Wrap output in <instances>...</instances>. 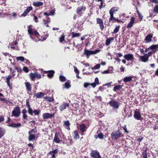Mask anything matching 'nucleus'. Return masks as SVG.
Returning <instances> with one entry per match:
<instances>
[{
  "mask_svg": "<svg viewBox=\"0 0 158 158\" xmlns=\"http://www.w3.org/2000/svg\"><path fill=\"white\" fill-rule=\"evenodd\" d=\"M110 17L109 19V21L110 22H111L113 20H116V19L114 16V15L110 14Z\"/></svg>",
  "mask_w": 158,
  "mask_h": 158,
  "instance_id": "a18cd8bd",
  "label": "nucleus"
},
{
  "mask_svg": "<svg viewBox=\"0 0 158 158\" xmlns=\"http://www.w3.org/2000/svg\"><path fill=\"white\" fill-rule=\"evenodd\" d=\"M124 57L127 61L132 60H134L133 56L132 54H129L125 55Z\"/></svg>",
  "mask_w": 158,
  "mask_h": 158,
  "instance_id": "4468645a",
  "label": "nucleus"
},
{
  "mask_svg": "<svg viewBox=\"0 0 158 158\" xmlns=\"http://www.w3.org/2000/svg\"><path fill=\"white\" fill-rule=\"evenodd\" d=\"M70 83V81H68L66 82L64 85V88L67 89L70 88L71 86Z\"/></svg>",
  "mask_w": 158,
  "mask_h": 158,
  "instance_id": "473e14b6",
  "label": "nucleus"
},
{
  "mask_svg": "<svg viewBox=\"0 0 158 158\" xmlns=\"http://www.w3.org/2000/svg\"><path fill=\"white\" fill-rule=\"evenodd\" d=\"M45 73H47V76L49 78H51L54 76L55 72L53 70H49L44 71Z\"/></svg>",
  "mask_w": 158,
  "mask_h": 158,
  "instance_id": "ddd939ff",
  "label": "nucleus"
},
{
  "mask_svg": "<svg viewBox=\"0 0 158 158\" xmlns=\"http://www.w3.org/2000/svg\"><path fill=\"white\" fill-rule=\"evenodd\" d=\"M132 77L131 76H129L125 77L123 79V81L125 82H129L132 80Z\"/></svg>",
  "mask_w": 158,
  "mask_h": 158,
  "instance_id": "cd10ccee",
  "label": "nucleus"
},
{
  "mask_svg": "<svg viewBox=\"0 0 158 158\" xmlns=\"http://www.w3.org/2000/svg\"><path fill=\"white\" fill-rule=\"evenodd\" d=\"M60 80L61 82H64L66 81V78L62 75H60L59 77Z\"/></svg>",
  "mask_w": 158,
  "mask_h": 158,
  "instance_id": "37998d69",
  "label": "nucleus"
},
{
  "mask_svg": "<svg viewBox=\"0 0 158 158\" xmlns=\"http://www.w3.org/2000/svg\"><path fill=\"white\" fill-rule=\"evenodd\" d=\"M139 60L141 61L146 62H147L149 59L148 55H145V54L143 56H139Z\"/></svg>",
  "mask_w": 158,
  "mask_h": 158,
  "instance_id": "9d476101",
  "label": "nucleus"
},
{
  "mask_svg": "<svg viewBox=\"0 0 158 158\" xmlns=\"http://www.w3.org/2000/svg\"><path fill=\"white\" fill-rule=\"evenodd\" d=\"M74 71L75 72V73L77 74L78 75H79V71L77 69V67H74Z\"/></svg>",
  "mask_w": 158,
  "mask_h": 158,
  "instance_id": "680f3d73",
  "label": "nucleus"
},
{
  "mask_svg": "<svg viewBox=\"0 0 158 158\" xmlns=\"http://www.w3.org/2000/svg\"><path fill=\"white\" fill-rule=\"evenodd\" d=\"M152 35L151 34H149L145 37V40L146 43H149L152 41Z\"/></svg>",
  "mask_w": 158,
  "mask_h": 158,
  "instance_id": "f3484780",
  "label": "nucleus"
},
{
  "mask_svg": "<svg viewBox=\"0 0 158 158\" xmlns=\"http://www.w3.org/2000/svg\"><path fill=\"white\" fill-rule=\"evenodd\" d=\"M15 69L18 72L20 73L22 71L21 69L19 67H16Z\"/></svg>",
  "mask_w": 158,
  "mask_h": 158,
  "instance_id": "e2e57ef3",
  "label": "nucleus"
},
{
  "mask_svg": "<svg viewBox=\"0 0 158 158\" xmlns=\"http://www.w3.org/2000/svg\"><path fill=\"white\" fill-rule=\"evenodd\" d=\"M97 23L99 24L102 23H103L102 20L99 18L97 19Z\"/></svg>",
  "mask_w": 158,
  "mask_h": 158,
  "instance_id": "864d4df0",
  "label": "nucleus"
},
{
  "mask_svg": "<svg viewBox=\"0 0 158 158\" xmlns=\"http://www.w3.org/2000/svg\"><path fill=\"white\" fill-rule=\"evenodd\" d=\"M73 136L75 139H78L79 138V135L77 132L76 131H74L73 133Z\"/></svg>",
  "mask_w": 158,
  "mask_h": 158,
  "instance_id": "4be33fe9",
  "label": "nucleus"
},
{
  "mask_svg": "<svg viewBox=\"0 0 158 158\" xmlns=\"http://www.w3.org/2000/svg\"><path fill=\"white\" fill-rule=\"evenodd\" d=\"M43 22H44V24L45 26L47 27H49V26L48 25V23H50V22L49 19H48L47 20H44L43 21Z\"/></svg>",
  "mask_w": 158,
  "mask_h": 158,
  "instance_id": "c9c22d12",
  "label": "nucleus"
},
{
  "mask_svg": "<svg viewBox=\"0 0 158 158\" xmlns=\"http://www.w3.org/2000/svg\"><path fill=\"white\" fill-rule=\"evenodd\" d=\"M44 98L46 100L49 102H52L54 100V99L51 97H45Z\"/></svg>",
  "mask_w": 158,
  "mask_h": 158,
  "instance_id": "ea45409f",
  "label": "nucleus"
},
{
  "mask_svg": "<svg viewBox=\"0 0 158 158\" xmlns=\"http://www.w3.org/2000/svg\"><path fill=\"white\" fill-rule=\"evenodd\" d=\"M43 3L42 2L36 1L33 3V5L35 7L40 6L43 5Z\"/></svg>",
  "mask_w": 158,
  "mask_h": 158,
  "instance_id": "393cba45",
  "label": "nucleus"
},
{
  "mask_svg": "<svg viewBox=\"0 0 158 158\" xmlns=\"http://www.w3.org/2000/svg\"><path fill=\"white\" fill-rule=\"evenodd\" d=\"M91 156L94 158H101L98 152L96 151H93L90 153Z\"/></svg>",
  "mask_w": 158,
  "mask_h": 158,
  "instance_id": "6e6552de",
  "label": "nucleus"
},
{
  "mask_svg": "<svg viewBox=\"0 0 158 158\" xmlns=\"http://www.w3.org/2000/svg\"><path fill=\"white\" fill-rule=\"evenodd\" d=\"M158 48V44L156 45H152L148 48L150 50H154Z\"/></svg>",
  "mask_w": 158,
  "mask_h": 158,
  "instance_id": "72a5a7b5",
  "label": "nucleus"
},
{
  "mask_svg": "<svg viewBox=\"0 0 158 158\" xmlns=\"http://www.w3.org/2000/svg\"><path fill=\"white\" fill-rule=\"evenodd\" d=\"M118 10V8L117 7H114L112 8L109 11L110 14L114 15V13L117 11Z\"/></svg>",
  "mask_w": 158,
  "mask_h": 158,
  "instance_id": "5701e85b",
  "label": "nucleus"
},
{
  "mask_svg": "<svg viewBox=\"0 0 158 158\" xmlns=\"http://www.w3.org/2000/svg\"><path fill=\"white\" fill-rule=\"evenodd\" d=\"M123 130L124 131V132L127 133H128V131L127 130V127H126V125H124L123 127Z\"/></svg>",
  "mask_w": 158,
  "mask_h": 158,
  "instance_id": "5fc2aeb1",
  "label": "nucleus"
},
{
  "mask_svg": "<svg viewBox=\"0 0 158 158\" xmlns=\"http://www.w3.org/2000/svg\"><path fill=\"white\" fill-rule=\"evenodd\" d=\"M86 128V125L85 124H82L80 126L79 129L81 132H83L85 131Z\"/></svg>",
  "mask_w": 158,
  "mask_h": 158,
  "instance_id": "a878e982",
  "label": "nucleus"
},
{
  "mask_svg": "<svg viewBox=\"0 0 158 158\" xmlns=\"http://www.w3.org/2000/svg\"><path fill=\"white\" fill-rule=\"evenodd\" d=\"M40 112V110L36 109L33 110L32 109L31 113L29 114L31 115H33L34 114V115H38Z\"/></svg>",
  "mask_w": 158,
  "mask_h": 158,
  "instance_id": "412c9836",
  "label": "nucleus"
},
{
  "mask_svg": "<svg viewBox=\"0 0 158 158\" xmlns=\"http://www.w3.org/2000/svg\"><path fill=\"white\" fill-rule=\"evenodd\" d=\"M86 8L85 6H79L77 8L76 13L77 14H80L82 11H83L85 10Z\"/></svg>",
  "mask_w": 158,
  "mask_h": 158,
  "instance_id": "a211bd4d",
  "label": "nucleus"
},
{
  "mask_svg": "<svg viewBox=\"0 0 158 158\" xmlns=\"http://www.w3.org/2000/svg\"><path fill=\"white\" fill-rule=\"evenodd\" d=\"M105 6V4L104 3L103 1L101 2L100 5L99 6V9H101L102 8L104 7Z\"/></svg>",
  "mask_w": 158,
  "mask_h": 158,
  "instance_id": "3c124183",
  "label": "nucleus"
},
{
  "mask_svg": "<svg viewBox=\"0 0 158 158\" xmlns=\"http://www.w3.org/2000/svg\"><path fill=\"white\" fill-rule=\"evenodd\" d=\"M99 24L100 28L102 30H103L104 28V25L103 24V23H100Z\"/></svg>",
  "mask_w": 158,
  "mask_h": 158,
  "instance_id": "338daca9",
  "label": "nucleus"
},
{
  "mask_svg": "<svg viewBox=\"0 0 158 158\" xmlns=\"http://www.w3.org/2000/svg\"><path fill=\"white\" fill-rule=\"evenodd\" d=\"M33 17H34L33 20L36 23H38V20L37 17L36 16H35L34 15H33Z\"/></svg>",
  "mask_w": 158,
  "mask_h": 158,
  "instance_id": "13d9d810",
  "label": "nucleus"
},
{
  "mask_svg": "<svg viewBox=\"0 0 158 158\" xmlns=\"http://www.w3.org/2000/svg\"><path fill=\"white\" fill-rule=\"evenodd\" d=\"M99 50H97L95 51L89 50L86 49H85L84 54L86 55L87 58H88L89 56L91 55L96 54L99 52Z\"/></svg>",
  "mask_w": 158,
  "mask_h": 158,
  "instance_id": "7ed1b4c3",
  "label": "nucleus"
},
{
  "mask_svg": "<svg viewBox=\"0 0 158 158\" xmlns=\"http://www.w3.org/2000/svg\"><path fill=\"white\" fill-rule=\"evenodd\" d=\"M150 1L153 3H158V1L157 0H150Z\"/></svg>",
  "mask_w": 158,
  "mask_h": 158,
  "instance_id": "774afa93",
  "label": "nucleus"
},
{
  "mask_svg": "<svg viewBox=\"0 0 158 158\" xmlns=\"http://www.w3.org/2000/svg\"><path fill=\"white\" fill-rule=\"evenodd\" d=\"M16 59L18 60H20L22 62L24 61L25 60L24 58L22 56L17 57L16 58Z\"/></svg>",
  "mask_w": 158,
  "mask_h": 158,
  "instance_id": "c03bdc74",
  "label": "nucleus"
},
{
  "mask_svg": "<svg viewBox=\"0 0 158 158\" xmlns=\"http://www.w3.org/2000/svg\"><path fill=\"white\" fill-rule=\"evenodd\" d=\"M12 77L11 75H9L8 77L6 78V82L7 83V85L9 87H10V81L11 78Z\"/></svg>",
  "mask_w": 158,
  "mask_h": 158,
  "instance_id": "f704fd0d",
  "label": "nucleus"
},
{
  "mask_svg": "<svg viewBox=\"0 0 158 158\" xmlns=\"http://www.w3.org/2000/svg\"><path fill=\"white\" fill-rule=\"evenodd\" d=\"M59 135V133L58 132H56L55 134L54 139V141L56 143H59L61 141L58 137Z\"/></svg>",
  "mask_w": 158,
  "mask_h": 158,
  "instance_id": "dca6fc26",
  "label": "nucleus"
},
{
  "mask_svg": "<svg viewBox=\"0 0 158 158\" xmlns=\"http://www.w3.org/2000/svg\"><path fill=\"white\" fill-rule=\"evenodd\" d=\"M111 138L113 140H117L119 138L123 137L122 132L119 130L112 132L111 134Z\"/></svg>",
  "mask_w": 158,
  "mask_h": 158,
  "instance_id": "f03ea898",
  "label": "nucleus"
},
{
  "mask_svg": "<svg viewBox=\"0 0 158 158\" xmlns=\"http://www.w3.org/2000/svg\"><path fill=\"white\" fill-rule=\"evenodd\" d=\"M64 35L63 34L60 36V37L59 38V41L60 42H62L64 40Z\"/></svg>",
  "mask_w": 158,
  "mask_h": 158,
  "instance_id": "09e8293b",
  "label": "nucleus"
},
{
  "mask_svg": "<svg viewBox=\"0 0 158 158\" xmlns=\"http://www.w3.org/2000/svg\"><path fill=\"white\" fill-rule=\"evenodd\" d=\"M111 68L112 69L111 70H110V69H108L105 71H104L102 72V74H108L109 73H113L112 69L113 68L112 67H111Z\"/></svg>",
  "mask_w": 158,
  "mask_h": 158,
  "instance_id": "e433bc0d",
  "label": "nucleus"
},
{
  "mask_svg": "<svg viewBox=\"0 0 158 158\" xmlns=\"http://www.w3.org/2000/svg\"><path fill=\"white\" fill-rule=\"evenodd\" d=\"M9 126L14 128H18L20 127L21 126L20 123L17 124L12 123L9 125Z\"/></svg>",
  "mask_w": 158,
  "mask_h": 158,
  "instance_id": "7c9ffc66",
  "label": "nucleus"
},
{
  "mask_svg": "<svg viewBox=\"0 0 158 158\" xmlns=\"http://www.w3.org/2000/svg\"><path fill=\"white\" fill-rule=\"evenodd\" d=\"M20 113L19 107L18 106L14 108V110L12 112V114L15 117H18Z\"/></svg>",
  "mask_w": 158,
  "mask_h": 158,
  "instance_id": "423d86ee",
  "label": "nucleus"
},
{
  "mask_svg": "<svg viewBox=\"0 0 158 158\" xmlns=\"http://www.w3.org/2000/svg\"><path fill=\"white\" fill-rule=\"evenodd\" d=\"M94 83H95L96 85H98L99 83V80L97 77L95 78V81H94Z\"/></svg>",
  "mask_w": 158,
  "mask_h": 158,
  "instance_id": "69168bd1",
  "label": "nucleus"
},
{
  "mask_svg": "<svg viewBox=\"0 0 158 158\" xmlns=\"http://www.w3.org/2000/svg\"><path fill=\"white\" fill-rule=\"evenodd\" d=\"M34 95L36 98H39L44 97V94L43 93L40 92L34 94Z\"/></svg>",
  "mask_w": 158,
  "mask_h": 158,
  "instance_id": "b1692460",
  "label": "nucleus"
},
{
  "mask_svg": "<svg viewBox=\"0 0 158 158\" xmlns=\"http://www.w3.org/2000/svg\"><path fill=\"white\" fill-rule=\"evenodd\" d=\"M23 71L26 73H28L29 71V70L28 68L26 66L24 67H23Z\"/></svg>",
  "mask_w": 158,
  "mask_h": 158,
  "instance_id": "bf43d9fd",
  "label": "nucleus"
},
{
  "mask_svg": "<svg viewBox=\"0 0 158 158\" xmlns=\"http://www.w3.org/2000/svg\"><path fill=\"white\" fill-rule=\"evenodd\" d=\"M33 9L32 7L30 6L27 7V9L24 10L23 13L22 14V16H26L27 14L29 13L30 11L31 10Z\"/></svg>",
  "mask_w": 158,
  "mask_h": 158,
  "instance_id": "f8f14e48",
  "label": "nucleus"
},
{
  "mask_svg": "<svg viewBox=\"0 0 158 158\" xmlns=\"http://www.w3.org/2000/svg\"><path fill=\"white\" fill-rule=\"evenodd\" d=\"M27 28L28 34L31 39L35 42H37L40 40V39L38 38L40 35L39 33L37 31L32 28L31 25L28 26Z\"/></svg>",
  "mask_w": 158,
  "mask_h": 158,
  "instance_id": "f257e3e1",
  "label": "nucleus"
},
{
  "mask_svg": "<svg viewBox=\"0 0 158 158\" xmlns=\"http://www.w3.org/2000/svg\"><path fill=\"white\" fill-rule=\"evenodd\" d=\"M70 124L69 121L66 120L64 122L63 126L68 130L70 129Z\"/></svg>",
  "mask_w": 158,
  "mask_h": 158,
  "instance_id": "6ab92c4d",
  "label": "nucleus"
},
{
  "mask_svg": "<svg viewBox=\"0 0 158 158\" xmlns=\"http://www.w3.org/2000/svg\"><path fill=\"white\" fill-rule=\"evenodd\" d=\"M135 19L133 17H131L130 22L128 23L127 25V27L128 28L132 27L135 22Z\"/></svg>",
  "mask_w": 158,
  "mask_h": 158,
  "instance_id": "9b49d317",
  "label": "nucleus"
},
{
  "mask_svg": "<svg viewBox=\"0 0 158 158\" xmlns=\"http://www.w3.org/2000/svg\"><path fill=\"white\" fill-rule=\"evenodd\" d=\"M29 76L31 81H34L35 78L37 79H40L41 77V75L37 72L33 73H30Z\"/></svg>",
  "mask_w": 158,
  "mask_h": 158,
  "instance_id": "20e7f679",
  "label": "nucleus"
},
{
  "mask_svg": "<svg viewBox=\"0 0 158 158\" xmlns=\"http://www.w3.org/2000/svg\"><path fill=\"white\" fill-rule=\"evenodd\" d=\"M28 139L29 141H31L35 138V135L33 134L29 135Z\"/></svg>",
  "mask_w": 158,
  "mask_h": 158,
  "instance_id": "4c0bfd02",
  "label": "nucleus"
},
{
  "mask_svg": "<svg viewBox=\"0 0 158 158\" xmlns=\"http://www.w3.org/2000/svg\"><path fill=\"white\" fill-rule=\"evenodd\" d=\"M120 27V25H118L116 26L113 32H112L113 34H115L118 32L119 31V28Z\"/></svg>",
  "mask_w": 158,
  "mask_h": 158,
  "instance_id": "79ce46f5",
  "label": "nucleus"
},
{
  "mask_svg": "<svg viewBox=\"0 0 158 158\" xmlns=\"http://www.w3.org/2000/svg\"><path fill=\"white\" fill-rule=\"evenodd\" d=\"M114 40V37H110L107 39L106 40V46L108 45L110 43L111 41H112Z\"/></svg>",
  "mask_w": 158,
  "mask_h": 158,
  "instance_id": "c85d7f7f",
  "label": "nucleus"
},
{
  "mask_svg": "<svg viewBox=\"0 0 158 158\" xmlns=\"http://www.w3.org/2000/svg\"><path fill=\"white\" fill-rule=\"evenodd\" d=\"M153 12L156 13H158V5H156L154 7Z\"/></svg>",
  "mask_w": 158,
  "mask_h": 158,
  "instance_id": "de8ad7c7",
  "label": "nucleus"
},
{
  "mask_svg": "<svg viewBox=\"0 0 158 158\" xmlns=\"http://www.w3.org/2000/svg\"><path fill=\"white\" fill-rule=\"evenodd\" d=\"M25 84L27 90L29 91H31V89L30 84L29 82H26Z\"/></svg>",
  "mask_w": 158,
  "mask_h": 158,
  "instance_id": "2f4dec72",
  "label": "nucleus"
},
{
  "mask_svg": "<svg viewBox=\"0 0 158 158\" xmlns=\"http://www.w3.org/2000/svg\"><path fill=\"white\" fill-rule=\"evenodd\" d=\"M69 106V104L64 102L60 104L59 108L61 111H62Z\"/></svg>",
  "mask_w": 158,
  "mask_h": 158,
  "instance_id": "0eeeda50",
  "label": "nucleus"
},
{
  "mask_svg": "<svg viewBox=\"0 0 158 158\" xmlns=\"http://www.w3.org/2000/svg\"><path fill=\"white\" fill-rule=\"evenodd\" d=\"M26 104L28 108V112L29 114H30L31 113L32 109L30 107V105L29 102L28 101H27Z\"/></svg>",
  "mask_w": 158,
  "mask_h": 158,
  "instance_id": "c756f323",
  "label": "nucleus"
},
{
  "mask_svg": "<svg viewBox=\"0 0 158 158\" xmlns=\"http://www.w3.org/2000/svg\"><path fill=\"white\" fill-rule=\"evenodd\" d=\"M122 86L121 85H117L115 86L113 90L115 91L117 90H119L120 89H121Z\"/></svg>",
  "mask_w": 158,
  "mask_h": 158,
  "instance_id": "a19ab883",
  "label": "nucleus"
},
{
  "mask_svg": "<svg viewBox=\"0 0 158 158\" xmlns=\"http://www.w3.org/2000/svg\"><path fill=\"white\" fill-rule=\"evenodd\" d=\"M90 85V83L88 82L85 83L84 84V87L85 88H86L89 86Z\"/></svg>",
  "mask_w": 158,
  "mask_h": 158,
  "instance_id": "6e6d98bb",
  "label": "nucleus"
},
{
  "mask_svg": "<svg viewBox=\"0 0 158 158\" xmlns=\"http://www.w3.org/2000/svg\"><path fill=\"white\" fill-rule=\"evenodd\" d=\"M54 113L52 114H51L48 113H44L43 115V118L44 119H47L50 118L54 116Z\"/></svg>",
  "mask_w": 158,
  "mask_h": 158,
  "instance_id": "2eb2a0df",
  "label": "nucleus"
},
{
  "mask_svg": "<svg viewBox=\"0 0 158 158\" xmlns=\"http://www.w3.org/2000/svg\"><path fill=\"white\" fill-rule=\"evenodd\" d=\"M147 150H143V152L142 153V156L143 158H147Z\"/></svg>",
  "mask_w": 158,
  "mask_h": 158,
  "instance_id": "58836bf2",
  "label": "nucleus"
},
{
  "mask_svg": "<svg viewBox=\"0 0 158 158\" xmlns=\"http://www.w3.org/2000/svg\"><path fill=\"white\" fill-rule=\"evenodd\" d=\"M109 103L110 106L114 109H118L119 107V105L116 100H112L109 102Z\"/></svg>",
  "mask_w": 158,
  "mask_h": 158,
  "instance_id": "39448f33",
  "label": "nucleus"
},
{
  "mask_svg": "<svg viewBox=\"0 0 158 158\" xmlns=\"http://www.w3.org/2000/svg\"><path fill=\"white\" fill-rule=\"evenodd\" d=\"M58 150L57 149H55L49 152V154L52 155V158H55V155L57 153Z\"/></svg>",
  "mask_w": 158,
  "mask_h": 158,
  "instance_id": "aec40b11",
  "label": "nucleus"
},
{
  "mask_svg": "<svg viewBox=\"0 0 158 158\" xmlns=\"http://www.w3.org/2000/svg\"><path fill=\"white\" fill-rule=\"evenodd\" d=\"M35 130L36 128L35 127L34 129L29 131L28 132L29 135H30L31 134H32L33 133H34V134L35 133Z\"/></svg>",
  "mask_w": 158,
  "mask_h": 158,
  "instance_id": "603ef678",
  "label": "nucleus"
},
{
  "mask_svg": "<svg viewBox=\"0 0 158 158\" xmlns=\"http://www.w3.org/2000/svg\"><path fill=\"white\" fill-rule=\"evenodd\" d=\"M100 64H97L96 65H95L92 68V69H98L100 68Z\"/></svg>",
  "mask_w": 158,
  "mask_h": 158,
  "instance_id": "49530a36",
  "label": "nucleus"
},
{
  "mask_svg": "<svg viewBox=\"0 0 158 158\" xmlns=\"http://www.w3.org/2000/svg\"><path fill=\"white\" fill-rule=\"evenodd\" d=\"M72 37H76L79 36L80 35V34L79 33H75L74 32L72 33Z\"/></svg>",
  "mask_w": 158,
  "mask_h": 158,
  "instance_id": "8fccbe9b",
  "label": "nucleus"
},
{
  "mask_svg": "<svg viewBox=\"0 0 158 158\" xmlns=\"http://www.w3.org/2000/svg\"><path fill=\"white\" fill-rule=\"evenodd\" d=\"M55 12V10H52L50 11L49 13L50 15L53 16L54 15Z\"/></svg>",
  "mask_w": 158,
  "mask_h": 158,
  "instance_id": "0e129e2a",
  "label": "nucleus"
},
{
  "mask_svg": "<svg viewBox=\"0 0 158 158\" xmlns=\"http://www.w3.org/2000/svg\"><path fill=\"white\" fill-rule=\"evenodd\" d=\"M10 71L12 74L11 76L12 77H14L15 76V71L13 70H12L11 68L10 69Z\"/></svg>",
  "mask_w": 158,
  "mask_h": 158,
  "instance_id": "052dcab7",
  "label": "nucleus"
},
{
  "mask_svg": "<svg viewBox=\"0 0 158 158\" xmlns=\"http://www.w3.org/2000/svg\"><path fill=\"white\" fill-rule=\"evenodd\" d=\"M134 117L135 119L137 120H139L141 119V114L139 111L138 110L136 109L135 111Z\"/></svg>",
  "mask_w": 158,
  "mask_h": 158,
  "instance_id": "1a4fd4ad",
  "label": "nucleus"
},
{
  "mask_svg": "<svg viewBox=\"0 0 158 158\" xmlns=\"http://www.w3.org/2000/svg\"><path fill=\"white\" fill-rule=\"evenodd\" d=\"M5 133V130L3 128L0 127V139L4 135Z\"/></svg>",
  "mask_w": 158,
  "mask_h": 158,
  "instance_id": "bb28decb",
  "label": "nucleus"
},
{
  "mask_svg": "<svg viewBox=\"0 0 158 158\" xmlns=\"http://www.w3.org/2000/svg\"><path fill=\"white\" fill-rule=\"evenodd\" d=\"M98 138L101 139H102L103 138V135L101 132H100L98 134Z\"/></svg>",
  "mask_w": 158,
  "mask_h": 158,
  "instance_id": "4d7b16f0",
  "label": "nucleus"
}]
</instances>
